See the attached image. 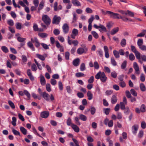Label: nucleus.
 Segmentation results:
<instances>
[{
  "label": "nucleus",
  "instance_id": "f257e3e1",
  "mask_svg": "<svg viewBox=\"0 0 146 146\" xmlns=\"http://www.w3.org/2000/svg\"><path fill=\"white\" fill-rule=\"evenodd\" d=\"M102 13L104 15H107L113 19H121L122 20L125 22L128 21V18L126 16H121L119 14L113 13L112 11H105L104 10L102 9L101 10Z\"/></svg>",
  "mask_w": 146,
  "mask_h": 146
},
{
  "label": "nucleus",
  "instance_id": "f03ea898",
  "mask_svg": "<svg viewBox=\"0 0 146 146\" xmlns=\"http://www.w3.org/2000/svg\"><path fill=\"white\" fill-rule=\"evenodd\" d=\"M95 78L97 79H100L101 81L103 82H105L107 79L105 73L100 71L98 72L95 76Z\"/></svg>",
  "mask_w": 146,
  "mask_h": 146
},
{
  "label": "nucleus",
  "instance_id": "7ed1b4c3",
  "mask_svg": "<svg viewBox=\"0 0 146 146\" xmlns=\"http://www.w3.org/2000/svg\"><path fill=\"white\" fill-rule=\"evenodd\" d=\"M42 20L47 26L49 25L51 22V19L47 15H44L42 17Z\"/></svg>",
  "mask_w": 146,
  "mask_h": 146
},
{
  "label": "nucleus",
  "instance_id": "20e7f679",
  "mask_svg": "<svg viewBox=\"0 0 146 146\" xmlns=\"http://www.w3.org/2000/svg\"><path fill=\"white\" fill-rule=\"evenodd\" d=\"M96 29H99V31L100 32H102L104 31V32H107L106 28L103 25H102L101 24L99 25V26H98L96 24H94L93 26Z\"/></svg>",
  "mask_w": 146,
  "mask_h": 146
},
{
  "label": "nucleus",
  "instance_id": "39448f33",
  "mask_svg": "<svg viewBox=\"0 0 146 146\" xmlns=\"http://www.w3.org/2000/svg\"><path fill=\"white\" fill-rule=\"evenodd\" d=\"M61 18L57 15L54 16L52 20V23L53 24L58 25L61 21Z\"/></svg>",
  "mask_w": 146,
  "mask_h": 146
},
{
  "label": "nucleus",
  "instance_id": "423d86ee",
  "mask_svg": "<svg viewBox=\"0 0 146 146\" xmlns=\"http://www.w3.org/2000/svg\"><path fill=\"white\" fill-rule=\"evenodd\" d=\"M131 48L132 51L134 53L137 59L139 58V52L136 49L135 46L133 45L131 46Z\"/></svg>",
  "mask_w": 146,
  "mask_h": 146
},
{
  "label": "nucleus",
  "instance_id": "0eeeda50",
  "mask_svg": "<svg viewBox=\"0 0 146 146\" xmlns=\"http://www.w3.org/2000/svg\"><path fill=\"white\" fill-rule=\"evenodd\" d=\"M63 31L64 34L67 33L69 31V27L68 25L66 23L64 24L62 27Z\"/></svg>",
  "mask_w": 146,
  "mask_h": 146
},
{
  "label": "nucleus",
  "instance_id": "6e6552de",
  "mask_svg": "<svg viewBox=\"0 0 146 146\" xmlns=\"http://www.w3.org/2000/svg\"><path fill=\"white\" fill-rule=\"evenodd\" d=\"M139 58L137 59L138 60V62L141 64H142L143 63V61L146 62V56L144 55H140L139 53Z\"/></svg>",
  "mask_w": 146,
  "mask_h": 146
},
{
  "label": "nucleus",
  "instance_id": "1a4fd4ad",
  "mask_svg": "<svg viewBox=\"0 0 146 146\" xmlns=\"http://www.w3.org/2000/svg\"><path fill=\"white\" fill-rule=\"evenodd\" d=\"M133 67L135 70V73L137 74H140L139 68L138 65L136 62L133 63Z\"/></svg>",
  "mask_w": 146,
  "mask_h": 146
},
{
  "label": "nucleus",
  "instance_id": "9d476101",
  "mask_svg": "<svg viewBox=\"0 0 146 146\" xmlns=\"http://www.w3.org/2000/svg\"><path fill=\"white\" fill-rule=\"evenodd\" d=\"M49 112L48 111H43L41 112L40 116L42 118H46L49 115Z\"/></svg>",
  "mask_w": 146,
  "mask_h": 146
},
{
  "label": "nucleus",
  "instance_id": "9b49d317",
  "mask_svg": "<svg viewBox=\"0 0 146 146\" xmlns=\"http://www.w3.org/2000/svg\"><path fill=\"white\" fill-rule=\"evenodd\" d=\"M104 50L105 52V56L106 58H108L109 57V49L108 47L106 46H105L104 47Z\"/></svg>",
  "mask_w": 146,
  "mask_h": 146
},
{
  "label": "nucleus",
  "instance_id": "f8f14e48",
  "mask_svg": "<svg viewBox=\"0 0 146 146\" xmlns=\"http://www.w3.org/2000/svg\"><path fill=\"white\" fill-rule=\"evenodd\" d=\"M42 97L47 101H49V99L48 98L49 95L46 92H44L42 94Z\"/></svg>",
  "mask_w": 146,
  "mask_h": 146
},
{
  "label": "nucleus",
  "instance_id": "ddd939ff",
  "mask_svg": "<svg viewBox=\"0 0 146 146\" xmlns=\"http://www.w3.org/2000/svg\"><path fill=\"white\" fill-rule=\"evenodd\" d=\"M138 126L137 125H135L133 126L132 127V130L133 133L136 135L138 130Z\"/></svg>",
  "mask_w": 146,
  "mask_h": 146
},
{
  "label": "nucleus",
  "instance_id": "4468645a",
  "mask_svg": "<svg viewBox=\"0 0 146 146\" xmlns=\"http://www.w3.org/2000/svg\"><path fill=\"white\" fill-rule=\"evenodd\" d=\"M117 98L115 95H113L112 96L111 98V103L113 104H115L117 102Z\"/></svg>",
  "mask_w": 146,
  "mask_h": 146
},
{
  "label": "nucleus",
  "instance_id": "2eb2a0df",
  "mask_svg": "<svg viewBox=\"0 0 146 146\" xmlns=\"http://www.w3.org/2000/svg\"><path fill=\"white\" fill-rule=\"evenodd\" d=\"M80 63V60L78 58H77L74 60L73 61V64L75 66H79Z\"/></svg>",
  "mask_w": 146,
  "mask_h": 146
},
{
  "label": "nucleus",
  "instance_id": "dca6fc26",
  "mask_svg": "<svg viewBox=\"0 0 146 146\" xmlns=\"http://www.w3.org/2000/svg\"><path fill=\"white\" fill-rule=\"evenodd\" d=\"M71 127L75 132L78 133L79 132L80 129L76 125L72 124Z\"/></svg>",
  "mask_w": 146,
  "mask_h": 146
},
{
  "label": "nucleus",
  "instance_id": "f3484780",
  "mask_svg": "<svg viewBox=\"0 0 146 146\" xmlns=\"http://www.w3.org/2000/svg\"><path fill=\"white\" fill-rule=\"evenodd\" d=\"M71 2L74 6H80L81 5L80 3L78 0H71Z\"/></svg>",
  "mask_w": 146,
  "mask_h": 146
},
{
  "label": "nucleus",
  "instance_id": "a211bd4d",
  "mask_svg": "<svg viewBox=\"0 0 146 146\" xmlns=\"http://www.w3.org/2000/svg\"><path fill=\"white\" fill-rule=\"evenodd\" d=\"M90 111L91 114L93 115L95 113L96 109L94 107L92 106L90 107V109L88 110V111Z\"/></svg>",
  "mask_w": 146,
  "mask_h": 146
},
{
  "label": "nucleus",
  "instance_id": "6ab92c4d",
  "mask_svg": "<svg viewBox=\"0 0 146 146\" xmlns=\"http://www.w3.org/2000/svg\"><path fill=\"white\" fill-rule=\"evenodd\" d=\"M40 82L42 85L44 86L46 84V81L44 76H40Z\"/></svg>",
  "mask_w": 146,
  "mask_h": 146
},
{
  "label": "nucleus",
  "instance_id": "aec40b11",
  "mask_svg": "<svg viewBox=\"0 0 146 146\" xmlns=\"http://www.w3.org/2000/svg\"><path fill=\"white\" fill-rule=\"evenodd\" d=\"M119 28L117 27L112 30L111 31L110 34L111 35H114L117 33L119 31Z\"/></svg>",
  "mask_w": 146,
  "mask_h": 146
},
{
  "label": "nucleus",
  "instance_id": "412c9836",
  "mask_svg": "<svg viewBox=\"0 0 146 146\" xmlns=\"http://www.w3.org/2000/svg\"><path fill=\"white\" fill-rule=\"evenodd\" d=\"M77 53L79 54H82L84 52V49L82 48H79L77 50Z\"/></svg>",
  "mask_w": 146,
  "mask_h": 146
},
{
  "label": "nucleus",
  "instance_id": "4be33fe9",
  "mask_svg": "<svg viewBox=\"0 0 146 146\" xmlns=\"http://www.w3.org/2000/svg\"><path fill=\"white\" fill-rule=\"evenodd\" d=\"M44 3L43 1L40 2L38 9V12H39V11L42 9L44 7Z\"/></svg>",
  "mask_w": 146,
  "mask_h": 146
},
{
  "label": "nucleus",
  "instance_id": "5701e85b",
  "mask_svg": "<svg viewBox=\"0 0 146 146\" xmlns=\"http://www.w3.org/2000/svg\"><path fill=\"white\" fill-rule=\"evenodd\" d=\"M20 129L21 133L24 135H26L27 134V130L24 127H20Z\"/></svg>",
  "mask_w": 146,
  "mask_h": 146
},
{
  "label": "nucleus",
  "instance_id": "b1692460",
  "mask_svg": "<svg viewBox=\"0 0 146 146\" xmlns=\"http://www.w3.org/2000/svg\"><path fill=\"white\" fill-rule=\"evenodd\" d=\"M87 96L88 97V99L89 100H91L93 98V94L90 91L88 92Z\"/></svg>",
  "mask_w": 146,
  "mask_h": 146
},
{
  "label": "nucleus",
  "instance_id": "393cba45",
  "mask_svg": "<svg viewBox=\"0 0 146 146\" xmlns=\"http://www.w3.org/2000/svg\"><path fill=\"white\" fill-rule=\"evenodd\" d=\"M111 64L113 66H115L117 65V63L113 57L111 58Z\"/></svg>",
  "mask_w": 146,
  "mask_h": 146
},
{
  "label": "nucleus",
  "instance_id": "a878e982",
  "mask_svg": "<svg viewBox=\"0 0 146 146\" xmlns=\"http://www.w3.org/2000/svg\"><path fill=\"white\" fill-rule=\"evenodd\" d=\"M79 119L82 121H85L87 120V117L85 115L81 114L79 115Z\"/></svg>",
  "mask_w": 146,
  "mask_h": 146
},
{
  "label": "nucleus",
  "instance_id": "bb28decb",
  "mask_svg": "<svg viewBox=\"0 0 146 146\" xmlns=\"http://www.w3.org/2000/svg\"><path fill=\"white\" fill-rule=\"evenodd\" d=\"M126 44V41L125 39L123 38L121 41L120 44L123 47H124Z\"/></svg>",
  "mask_w": 146,
  "mask_h": 146
},
{
  "label": "nucleus",
  "instance_id": "cd10ccee",
  "mask_svg": "<svg viewBox=\"0 0 146 146\" xmlns=\"http://www.w3.org/2000/svg\"><path fill=\"white\" fill-rule=\"evenodd\" d=\"M140 88L142 92H144L146 90L145 87L143 83H141L140 84Z\"/></svg>",
  "mask_w": 146,
  "mask_h": 146
},
{
  "label": "nucleus",
  "instance_id": "c85d7f7f",
  "mask_svg": "<svg viewBox=\"0 0 146 146\" xmlns=\"http://www.w3.org/2000/svg\"><path fill=\"white\" fill-rule=\"evenodd\" d=\"M140 110L141 112L142 113H144L146 111L145 106L143 104H142L140 107Z\"/></svg>",
  "mask_w": 146,
  "mask_h": 146
},
{
  "label": "nucleus",
  "instance_id": "c756f323",
  "mask_svg": "<svg viewBox=\"0 0 146 146\" xmlns=\"http://www.w3.org/2000/svg\"><path fill=\"white\" fill-rule=\"evenodd\" d=\"M27 45L28 46L31 48L32 50L33 51H35V48L33 46V45L32 43L30 42H29L27 43Z\"/></svg>",
  "mask_w": 146,
  "mask_h": 146
},
{
  "label": "nucleus",
  "instance_id": "7c9ffc66",
  "mask_svg": "<svg viewBox=\"0 0 146 146\" xmlns=\"http://www.w3.org/2000/svg\"><path fill=\"white\" fill-rule=\"evenodd\" d=\"M66 123L67 125L68 126H71V125H72V124H74L72 123V119L70 117H68L67 119Z\"/></svg>",
  "mask_w": 146,
  "mask_h": 146
},
{
  "label": "nucleus",
  "instance_id": "2f4dec72",
  "mask_svg": "<svg viewBox=\"0 0 146 146\" xmlns=\"http://www.w3.org/2000/svg\"><path fill=\"white\" fill-rule=\"evenodd\" d=\"M36 56L39 59L42 61H44L45 60V57L43 55L39 54H36Z\"/></svg>",
  "mask_w": 146,
  "mask_h": 146
},
{
  "label": "nucleus",
  "instance_id": "473e14b6",
  "mask_svg": "<svg viewBox=\"0 0 146 146\" xmlns=\"http://www.w3.org/2000/svg\"><path fill=\"white\" fill-rule=\"evenodd\" d=\"M113 53L115 57L116 58H119V52L116 50H113Z\"/></svg>",
  "mask_w": 146,
  "mask_h": 146
},
{
  "label": "nucleus",
  "instance_id": "72a5a7b5",
  "mask_svg": "<svg viewBox=\"0 0 146 146\" xmlns=\"http://www.w3.org/2000/svg\"><path fill=\"white\" fill-rule=\"evenodd\" d=\"M72 14L73 15V18L72 23H75L78 17L77 15L75 13H73Z\"/></svg>",
  "mask_w": 146,
  "mask_h": 146
},
{
  "label": "nucleus",
  "instance_id": "f704fd0d",
  "mask_svg": "<svg viewBox=\"0 0 146 146\" xmlns=\"http://www.w3.org/2000/svg\"><path fill=\"white\" fill-rule=\"evenodd\" d=\"M1 49L5 53H7L9 52L8 49L7 47L5 46H2L1 47Z\"/></svg>",
  "mask_w": 146,
  "mask_h": 146
},
{
  "label": "nucleus",
  "instance_id": "c9c22d12",
  "mask_svg": "<svg viewBox=\"0 0 146 146\" xmlns=\"http://www.w3.org/2000/svg\"><path fill=\"white\" fill-rule=\"evenodd\" d=\"M38 35L39 36L42 38L46 37L48 36V35L45 33H39L38 34Z\"/></svg>",
  "mask_w": 146,
  "mask_h": 146
},
{
  "label": "nucleus",
  "instance_id": "e433bc0d",
  "mask_svg": "<svg viewBox=\"0 0 146 146\" xmlns=\"http://www.w3.org/2000/svg\"><path fill=\"white\" fill-rule=\"evenodd\" d=\"M17 40L20 42H25L26 40V38L21 37L20 36H18L17 38Z\"/></svg>",
  "mask_w": 146,
  "mask_h": 146
},
{
  "label": "nucleus",
  "instance_id": "4c0bfd02",
  "mask_svg": "<svg viewBox=\"0 0 146 146\" xmlns=\"http://www.w3.org/2000/svg\"><path fill=\"white\" fill-rule=\"evenodd\" d=\"M91 33L95 38L96 39L98 38L99 37L96 31H92Z\"/></svg>",
  "mask_w": 146,
  "mask_h": 146
},
{
  "label": "nucleus",
  "instance_id": "58836bf2",
  "mask_svg": "<svg viewBox=\"0 0 146 146\" xmlns=\"http://www.w3.org/2000/svg\"><path fill=\"white\" fill-rule=\"evenodd\" d=\"M76 76L77 77H85L86 76L82 72H78L76 74Z\"/></svg>",
  "mask_w": 146,
  "mask_h": 146
},
{
  "label": "nucleus",
  "instance_id": "ea45409f",
  "mask_svg": "<svg viewBox=\"0 0 146 146\" xmlns=\"http://www.w3.org/2000/svg\"><path fill=\"white\" fill-rule=\"evenodd\" d=\"M110 110V108H104V112L105 113V114L107 115L109 114Z\"/></svg>",
  "mask_w": 146,
  "mask_h": 146
},
{
  "label": "nucleus",
  "instance_id": "a19ab883",
  "mask_svg": "<svg viewBox=\"0 0 146 146\" xmlns=\"http://www.w3.org/2000/svg\"><path fill=\"white\" fill-rule=\"evenodd\" d=\"M86 69V67L85 64L84 63H82L80 66V70L83 71L85 70Z\"/></svg>",
  "mask_w": 146,
  "mask_h": 146
},
{
  "label": "nucleus",
  "instance_id": "79ce46f5",
  "mask_svg": "<svg viewBox=\"0 0 146 146\" xmlns=\"http://www.w3.org/2000/svg\"><path fill=\"white\" fill-rule=\"evenodd\" d=\"M127 64V61L126 60L124 61L121 65V68L123 69H124L126 67Z\"/></svg>",
  "mask_w": 146,
  "mask_h": 146
},
{
  "label": "nucleus",
  "instance_id": "37998d69",
  "mask_svg": "<svg viewBox=\"0 0 146 146\" xmlns=\"http://www.w3.org/2000/svg\"><path fill=\"white\" fill-rule=\"evenodd\" d=\"M31 69L33 71H36L37 70V68L36 65L35 64H33L31 65Z\"/></svg>",
  "mask_w": 146,
  "mask_h": 146
},
{
  "label": "nucleus",
  "instance_id": "c03bdc74",
  "mask_svg": "<svg viewBox=\"0 0 146 146\" xmlns=\"http://www.w3.org/2000/svg\"><path fill=\"white\" fill-rule=\"evenodd\" d=\"M24 94H25L28 98V99L29 100L31 97V95L29 92L26 90H24Z\"/></svg>",
  "mask_w": 146,
  "mask_h": 146
},
{
  "label": "nucleus",
  "instance_id": "a18cd8bd",
  "mask_svg": "<svg viewBox=\"0 0 146 146\" xmlns=\"http://www.w3.org/2000/svg\"><path fill=\"white\" fill-rule=\"evenodd\" d=\"M143 43V40L142 39H139L137 42V44L138 46L142 45Z\"/></svg>",
  "mask_w": 146,
  "mask_h": 146
},
{
  "label": "nucleus",
  "instance_id": "49530a36",
  "mask_svg": "<svg viewBox=\"0 0 146 146\" xmlns=\"http://www.w3.org/2000/svg\"><path fill=\"white\" fill-rule=\"evenodd\" d=\"M12 121L11 122L12 124L14 126H15L16 125V122L17 121L16 118L13 117L12 118Z\"/></svg>",
  "mask_w": 146,
  "mask_h": 146
},
{
  "label": "nucleus",
  "instance_id": "de8ad7c7",
  "mask_svg": "<svg viewBox=\"0 0 146 146\" xmlns=\"http://www.w3.org/2000/svg\"><path fill=\"white\" fill-rule=\"evenodd\" d=\"M130 92L131 94L134 96H137V93L136 91L133 89H131L130 90Z\"/></svg>",
  "mask_w": 146,
  "mask_h": 146
},
{
  "label": "nucleus",
  "instance_id": "09e8293b",
  "mask_svg": "<svg viewBox=\"0 0 146 146\" xmlns=\"http://www.w3.org/2000/svg\"><path fill=\"white\" fill-rule=\"evenodd\" d=\"M15 26L17 29L20 30L22 28L21 24L20 23L17 22L15 24Z\"/></svg>",
  "mask_w": 146,
  "mask_h": 146
},
{
  "label": "nucleus",
  "instance_id": "8fccbe9b",
  "mask_svg": "<svg viewBox=\"0 0 146 146\" xmlns=\"http://www.w3.org/2000/svg\"><path fill=\"white\" fill-rule=\"evenodd\" d=\"M8 103L11 108L13 109L15 108V106L14 104L11 101L9 100L8 101Z\"/></svg>",
  "mask_w": 146,
  "mask_h": 146
},
{
  "label": "nucleus",
  "instance_id": "3c124183",
  "mask_svg": "<svg viewBox=\"0 0 146 146\" xmlns=\"http://www.w3.org/2000/svg\"><path fill=\"white\" fill-rule=\"evenodd\" d=\"M12 132L13 133L16 135H19V136H20V132L17 131V130L13 129L12 131Z\"/></svg>",
  "mask_w": 146,
  "mask_h": 146
},
{
  "label": "nucleus",
  "instance_id": "603ef678",
  "mask_svg": "<svg viewBox=\"0 0 146 146\" xmlns=\"http://www.w3.org/2000/svg\"><path fill=\"white\" fill-rule=\"evenodd\" d=\"M34 30L35 31H38L39 29L36 23H34L33 27Z\"/></svg>",
  "mask_w": 146,
  "mask_h": 146
},
{
  "label": "nucleus",
  "instance_id": "864d4df0",
  "mask_svg": "<svg viewBox=\"0 0 146 146\" xmlns=\"http://www.w3.org/2000/svg\"><path fill=\"white\" fill-rule=\"evenodd\" d=\"M78 30L76 29H73L72 30V34L74 35H78Z\"/></svg>",
  "mask_w": 146,
  "mask_h": 146
},
{
  "label": "nucleus",
  "instance_id": "5fc2aeb1",
  "mask_svg": "<svg viewBox=\"0 0 146 146\" xmlns=\"http://www.w3.org/2000/svg\"><path fill=\"white\" fill-rule=\"evenodd\" d=\"M117 118L119 119H121L122 117V114L121 112H117Z\"/></svg>",
  "mask_w": 146,
  "mask_h": 146
},
{
  "label": "nucleus",
  "instance_id": "6e6d98bb",
  "mask_svg": "<svg viewBox=\"0 0 146 146\" xmlns=\"http://www.w3.org/2000/svg\"><path fill=\"white\" fill-rule=\"evenodd\" d=\"M46 90L50 92L51 91V89L50 88V85L49 84H47L46 85Z\"/></svg>",
  "mask_w": 146,
  "mask_h": 146
},
{
  "label": "nucleus",
  "instance_id": "4d7b16f0",
  "mask_svg": "<svg viewBox=\"0 0 146 146\" xmlns=\"http://www.w3.org/2000/svg\"><path fill=\"white\" fill-rule=\"evenodd\" d=\"M98 53L100 56L102 57L103 56V52L102 50L101 49H99L98 50Z\"/></svg>",
  "mask_w": 146,
  "mask_h": 146
},
{
  "label": "nucleus",
  "instance_id": "13d9d810",
  "mask_svg": "<svg viewBox=\"0 0 146 146\" xmlns=\"http://www.w3.org/2000/svg\"><path fill=\"white\" fill-rule=\"evenodd\" d=\"M129 60L131 61L135 59V56L132 53H131L129 54Z\"/></svg>",
  "mask_w": 146,
  "mask_h": 146
},
{
  "label": "nucleus",
  "instance_id": "bf43d9fd",
  "mask_svg": "<svg viewBox=\"0 0 146 146\" xmlns=\"http://www.w3.org/2000/svg\"><path fill=\"white\" fill-rule=\"evenodd\" d=\"M140 80L142 82H143L145 81V75L143 73H142L141 74Z\"/></svg>",
  "mask_w": 146,
  "mask_h": 146
},
{
  "label": "nucleus",
  "instance_id": "052dcab7",
  "mask_svg": "<svg viewBox=\"0 0 146 146\" xmlns=\"http://www.w3.org/2000/svg\"><path fill=\"white\" fill-rule=\"evenodd\" d=\"M8 24L11 26H12L13 25L14 22L13 21L12 19H9L7 21Z\"/></svg>",
  "mask_w": 146,
  "mask_h": 146
},
{
  "label": "nucleus",
  "instance_id": "680f3d73",
  "mask_svg": "<svg viewBox=\"0 0 146 146\" xmlns=\"http://www.w3.org/2000/svg\"><path fill=\"white\" fill-rule=\"evenodd\" d=\"M94 80V76H91L89 79L88 80V82L90 84L92 83Z\"/></svg>",
  "mask_w": 146,
  "mask_h": 146
},
{
  "label": "nucleus",
  "instance_id": "e2e57ef3",
  "mask_svg": "<svg viewBox=\"0 0 146 146\" xmlns=\"http://www.w3.org/2000/svg\"><path fill=\"white\" fill-rule=\"evenodd\" d=\"M117 73L115 71L112 72L111 73V76L113 78H116L117 77Z\"/></svg>",
  "mask_w": 146,
  "mask_h": 146
},
{
  "label": "nucleus",
  "instance_id": "0e129e2a",
  "mask_svg": "<svg viewBox=\"0 0 146 146\" xmlns=\"http://www.w3.org/2000/svg\"><path fill=\"white\" fill-rule=\"evenodd\" d=\"M119 84L122 88H124L126 86L125 83L123 81H120L119 83Z\"/></svg>",
  "mask_w": 146,
  "mask_h": 146
},
{
  "label": "nucleus",
  "instance_id": "69168bd1",
  "mask_svg": "<svg viewBox=\"0 0 146 146\" xmlns=\"http://www.w3.org/2000/svg\"><path fill=\"white\" fill-rule=\"evenodd\" d=\"M53 33L55 35H57L59 34L60 31L58 29H55L53 31Z\"/></svg>",
  "mask_w": 146,
  "mask_h": 146
},
{
  "label": "nucleus",
  "instance_id": "338daca9",
  "mask_svg": "<svg viewBox=\"0 0 146 146\" xmlns=\"http://www.w3.org/2000/svg\"><path fill=\"white\" fill-rule=\"evenodd\" d=\"M94 19V16L91 15L90 17L89 18L88 21V23L89 24H91Z\"/></svg>",
  "mask_w": 146,
  "mask_h": 146
},
{
  "label": "nucleus",
  "instance_id": "774afa93",
  "mask_svg": "<svg viewBox=\"0 0 146 146\" xmlns=\"http://www.w3.org/2000/svg\"><path fill=\"white\" fill-rule=\"evenodd\" d=\"M141 127L143 129H145L146 127V123L145 121H142L141 123Z\"/></svg>",
  "mask_w": 146,
  "mask_h": 146
}]
</instances>
